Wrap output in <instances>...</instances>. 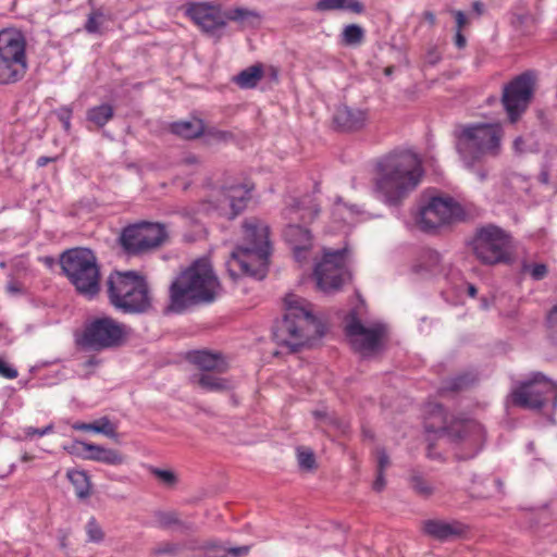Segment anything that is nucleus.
I'll return each instance as SVG.
<instances>
[{
	"instance_id": "c9c22d12",
	"label": "nucleus",
	"mask_w": 557,
	"mask_h": 557,
	"mask_svg": "<svg viewBox=\"0 0 557 557\" xmlns=\"http://www.w3.org/2000/svg\"><path fill=\"white\" fill-rule=\"evenodd\" d=\"M94 445V443H86L84 441L74 440L70 445L64 446V449L72 456L84 460H90Z\"/></svg>"
},
{
	"instance_id": "39448f33",
	"label": "nucleus",
	"mask_w": 557,
	"mask_h": 557,
	"mask_svg": "<svg viewBox=\"0 0 557 557\" xmlns=\"http://www.w3.org/2000/svg\"><path fill=\"white\" fill-rule=\"evenodd\" d=\"M455 149L469 170L485 156L496 157L502 151L504 128L500 123H468L454 128Z\"/></svg>"
},
{
	"instance_id": "338daca9",
	"label": "nucleus",
	"mask_w": 557,
	"mask_h": 557,
	"mask_svg": "<svg viewBox=\"0 0 557 557\" xmlns=\"http://www.w3.org/2000/svg\"><path fill=\"white\" fill-rule=\"evenodd\" d=\"M423 18L431 25L434 26L436 23L435 14L431 11H425L423 13Z\"/></svg>"
},
{
	"instance_id": "052dcab7",
	"label": "nucleus",
	"mask_w": 557,
	"mask_h": 557,
	"mask_svg": "<svg viewBox=\"0 0 557 557\" xmlns=\"http://www.w3.org/2000/svg\"><path fill=\"white\" fill-rule=\"evenodd\" d=\"M466 44H467V39H466L465 35L462 34V32L456 30V34H455V46L458 49H462V48L466 47Z\"/></svg>"
},
{
	"instance_id": "f03ea898",
	"label": "nucleus",
	"mask_w": 557,
	"mask_h": 557,
	"mask_svg": "<svg viewBox=\"0 0 557 557\" xmlns=\"http://www.w3.org/2000/svg\"><path fill=\"white\" fill-rule=\"evenodd\" d=\"M242 227L243 238L226 263L227 272L233 280L240 276L262 280L268 273L272 249L269 226L257 218H250Z\"/></svg>"
},
{
	"instance_id": "9b49d317",
	"label": "nucleus",
	"mask_w": 557,
	"mask_h": 557,
	"mask_svg": "<svg viewBox=\"0 0 557 557\" xmlns=\"http://www.w3.org/2000/svg\"><path fill=\"white\" fill-rule=\"evenodd\" d=\"M510 400L513 406L530 410H540L552 400L553 407L556 408L557 383L542 372H534L529 380L519 383L512 389Z\"/></svg>"
},
{
	"instance_id": "c85d7f7f",
	"label": "nucleus",
	"mask_w": 557,
	"mask_h": 557,
	"mask_svg": "<svg viewBox=\"0 0 557 557\" xmlns=\"http://www.w3.org/2000/svg\"><path fill=\"white\" fill-rule=\"evenodd\" d=\"M226 20L238 22L242 27H257L260 24L261 16L257 11L235 8L226 12Z\"/></svg>"
},
{
	"instance_id": "4d7b16f0",
	"label": "nucleus",
	"mask_w": 557,
	"mask_h": 557,
	"mask_svg": "<svg viewBox=\"0 0 557 557\" xmlns=\"http://www.w3.org/2000/svg\"><path fill=\"white\" fill-rule=\"evenodd\" d=\"M7 292L11 295H21L23 294V286L20 282L15 281V280H11L8 284H7Z\"/></svg>"
},
{
	"instance_id": "9d476101",
	"label": "nucleus",
	"mask_w": 557,
	"mask_h": 557,
	"mask_svg": "<svg viewBox=\"0 0 557 557\" xmlns=\"http://www.w3.org/2000/svg\"><path fill=\"white\" fill-rule=\"evenodd\" d=\"M470 246L482 264L509 263L511 260V237L498 226L491 224L478 228Z\"/></svg>"
},
{
	"instance_id": "cd10ccee",
	"label": "nucleus",
	"mask_w": 557,
	"mask_h": 557,
	"mask_svg": "<svg viewBox=\"0 0 557 557\" xmlns=\"http://www.w3.org/2000/svg\"><path fill=\"white\" fill-rule=\"evenodd\" d=\"M114 116V108L110 103L91 107L86 112V120L98 128L107 125Z\"/></svg>"
},
{
	"instance_id": "6e6d98bb",
	"label": "nucleus",
	"mask_w": 557,
	"mask_h": 557,
	"mask_svg": "<svg viewBox=\"0 0 557 557\" xmlns=\"http://www.w3.org/2000/svg\"><path fill=\"white\" fill-rule=\"evenodd\" d=\"M344 9L361 14L364 11V5L359 0H345Z\"/></svg>"
},
{
	"instance_id": "680f3d73",
	"label": "nucleus",
	"mask_w": 557,
	"mask_h": 557,
	"mask_svg": "<svg viewBox=\"0 0 557 557\" xmlns=\"http://www.w3.org/2000/svg\"><path fill=\"white\" fill-rule=\"evenodd\" d=\"M57 160V158H50V157H45V156H41L37 159L36 161V164L38 168H44L46 166L48 163L50 162H54Z\"/></svg>"
},
{
	"instance_id": "f704fd0d",
	"label": "nucleus",
	"mask_w": 557,
	"mask_h": 557,
	"mask_svg": "<svg viewBox=\"0 0 557 557\" xmlns=\"http://www.w3.org/2000/svg\"><path fill=\"white\" fill-rule=\"evenodd\" d=\"M193 549L202 552V554L197 557H228L226 547H224L221 542L215 540L206 541Z\"/></svg>"
},
{
	"instance_id": "0eeeda50",
	"label": "nucleus",
	"mask_w": 557,
	"mask_h": 557,
	"mask_svg": "<svg viewBox=\"0 0 557 557\" xmlns=\"http://www.w3.org/2000/svg\"><path fill=\"white\" fill-rule=\"evenodd\" d=\"M59 262L62 273L78 295L87 299H94L99 295L100 264L91 249L85 247L67 249L61 253Z\"/></svg>"
},
{
	"instance_id": "72a5a7b5",
	"label": "nucleus",
	"mask_w": 557,
	"mask_h": 557,
	"mask_svg": "<svg viewBox=\"0 0 557 557\" xmlns=\"http://www.w3.org/2000/svg\"><path fill=\"white\" fill-rule=\"evenodd\" d=\"M441 262V256L433 249L422 250L419 262L414 267L417 272L433 271Z\"/></svg>"
},
{
	"instance_id": "6e6552de",
	"label": "nucleus",
	"mask_w": 557,
	"mask_h": 557,
	"mask_svg": "<svg viewBox=\"0 0 557 557\" xmlns=\"http://www.w3.org/2000/svg\"><path fill=\"white\" fill-rule=\"evenodd\" d=\"M425 432L435 434L437 440H447L448 442L461 446L465 453L458 455L460 459L473 458L483 447L485 442V431L483 426L469 419L446 420L443 425L435 428L433 423L425 422Z\"/></svg>"
},
{
	"instance_id": "7c9ffc66",
	"label": "nucleus",
	"mask_w": 557,
	"mask_h": 557,
	"mask_svg": "<svg viewBox=\"0 0 557 557\" xmlns=\"http://www.w3.org/2000/svg\"><path fill=\"white\" fill-rule=\"evenodd\" d=\"M476 382V376L472 373H462L455 377L447 380L444 385L440 388V394L444 395L448 392L459 393L468 389Z\"/></svg>"
},
{
	"instance_id": "3c124183",
	"label": "nucleus",
	"mask_w": 557,
	"mask_h": 557,
	"mask_svg": "<svg viewBox=\"0 0 557 557\" xmlns=\"http://www.w3.org/2000/svg\"><path fill=\"white\" fill-rule=\"evenodd\" d=\"M0 375L5 377V379L13 380V379L17 377L18 372H17V370L15 368H13L10 364H8L0 357Z\"/></svg>"
},
{
	"instance_id": "f257e3e1",
	"label": "nucleus",
	"mask_w": 557,
	"mask_h": 557,
	"mask_svg": "<svg viewBox=\"0 0 557 557\" xmlns=\"http://www.w3.org/2000/svg\"><path fill=\"white\" fill-rule=\"evenodd\" d=\"M421 160L410 150H394L375 164L374 188L388 206H399L421 182Z\"/></svg>"
},
{
	"instance_id": "e2e57ef3",
	"label": "nucleus",
	"mask_w": 557,
	"mask_h": 557,
	"mask_svg": "<svg viewBox=\"0 0 557 557\" xmlns=\"http://www.w3.org/2000/svg\"><path fill=\"white\" fill-rule=\"evenodd\" d=\"M426 455L431 459H441L442 458L441 454L434 451V444L432 442H430L428 445Z\"/></svg>"
},
{
	"instance_id": "774afa93",
	"label": "nucleus",
	"mask_w": 557,
	"mask_h": 557,
	"mask_svg": "<svg viewBox=\"0 0 557 557\" xmlns=\"http://www.w3.org/2000/svg\"><path fill=\"white\" fill-rule=\"evenodd\" d=\"M548 321L557 327V306H555L548 313Z\"/></svg>"
},
{
	"instance_id": "dca6fc26",
	"label": "nucleus",
	"mask_w": 557,
	"mask_h": 557,
	"mask_svg": "<svg viewBox=\"0 0 557 557\" xmlns=\"http://www.w3.org/2000/svg\"><path fill=\"white\" fill-rule=\"evenodd\" d=\"M463 218V208L453 198L433 197L420 210L418 223L422 231L431 232L443 224Z\"/></svg>"
},
{
	"instance_id": "20e7f679",
	"label": "nucleus",
	"mask_w": 557,
	"mask_h": 557,
	"mask_svg": "<svg viewBox=\"0 0 557 557\" xmlns=\"http://www.w3.org/2000/svg\"><path fill=\"white\" fill-rule=\"evenodd\" d=\"M106 288L109 304L123 314L141 315L153 310L150 284L137 271H112L107 277Z\"/></svg>"
},
{
	"instance_id": "603ef678",
	"label": "nucleus",
	"mask_w": 557,
	"mask_h": 557,
	"mask_svg": "<svg viewBox=\"0 0 557 557\" xmlns=\"http://www.w3.org/2000/svg\"><path fill=\"white\" fill-rule=\"evenodd\" d=\"M377 471L384 472L389 466V457L384 448L376 449Z\"/></svg>"
},
{
	"instance_id": "69168bd1",
	"label": "nucleus",
	"mask_w": 557,
	"mask_h": 557,
	"mask_svg": "<svg viewBox=\"0 0 557 557\" xmlns=\"http://www.w3.org/2000/svg\"><path fill=\"white\" fill-rule=\"evenodd\" d=\"M326 332L325 325L318 321V318L315 317V336H323Z\"/></svg>"
},
{
	"instance_id": "13d9d810",
	"label": "nucleus",
	"mask_w": 557,
	"mask_h": 557,
	"mask_svg": "<svg viewBox=\"0 0 557 557\" xmlns=\"http://www.w3.org/2000/svg\"><path fill=\"white\" fill-rule=\"evenodd\" d=\"M250 548H251V546H249V545L230 547V548H226L227 556L228 555H233V556L247 555L250 552Z\"/></svg>"
},
{
	"instance_id": "412c9836",
	"label": "nucleus",
	"mask_w": 557,
	"mask_h": 557,
	"mask_svg": "<svg viewBox=\"0 0 557 557\" xmlns=\"http://www.w3.org/2000/svg\"><path fill=\"white\" fill-rule=\"evenodd\" d=\"M253 185L249 183L228 185L223 187V195L230 202L231 216L234 219L239 215L251 199Z\"/></svg>"
},
{
	"instance_id": "c756f323",
	"label": "nucleus",
	"mask_w": 557,
	"mask_h": 557,
	"mask_svg": "<svg viewBox=\"0 0 557 557\" xmlns=\"http://www.w3.org/2000/svg\"><path fill=\"white\" fill-rule=\"evenodd\" d=\"M90 460L102 462L109 466H120L125 462V457L116 449L106 448L101 445H94Z\"/></svg>"
},
{
	"instance_id": "1a4fd4ad",
	"label": "nucleus",
	"mask_w": 557,
	"mask_h": 557,
	"mask_svg": "<svg viewBox=\"0 0 557 557\" xmlns=\"http://www.w3.org/2000/svg\"><path fill=\"white\" fill-rule=\"evenodd\" d=\"M321 260L315 263V286L324 294H335L343 288L346 282L352 280V274L347 268V259L350 255L348 244L333 249L323 246Z\"/></svg>"
},
{
	"instance_id": "bb28decb",
	"label": "nucleus",
	"mask_w": 557,
	"mask_h": 557,
	"mask_svg": "<svg viewBox=\"0 0 557 557\" xmlns=\"http://www.w3.org/2000/svg\"><path fill=\"white\" fill-rule=\"evenodd\" d=\"M156 522L158 527L162 529H170L172 527H177V529L182 532H188L193 530V524L184 522L180 519V516L176 511L170 510V511H163L158 510L153 515Z\"/></svg>"
},
{
	"instance_id": "bf43d9fd",
	"label": "nucleus",
	"mask_w": 557,
	"mask_h": 557,
	"mask_svg": "<svg viewBox=\"0 0 557 557\" xmlns=\"http://www.w3.org/2000/svg\"><path fill=\"white\" fill-rule=\"evenodd\" d=\"M385 478H384V472L382 471H377V475H376V479L373 483V488L376 491V492H381L384 486H385Z\"/></svg>"
},
{
	"instance_id": "c03bdc74",
	"label": "nucleus",
	"mask_w": 557,
	"mask_h": 557,
	"mask_svg": "<svg viewBox=\"0 0 557 557\" xmlns=\"http://www.w3.org/2000/svg\"><path fill=\"white\" fill-rule=\"evenodd\" d=\"M152 474L163 484L168 486H172L176 483L177 479L174 472L170 470H162L158 468L152 469Z\"/></svg>"
},
{
	"instance_id": "8fccbe9b",
	"label": "nucleus",
	"mask_w": 557,
	"mask_h": 557,
	"mask_svg": "<svg viewBox=\"0 0 557 557\" xmlns=\"http://www.w3.org/2000/svg\"><path fill=\"white\" fill-rule=\"evenodd\" d=\"M25 72H0V84H12L23 79Z\"/></svg>"
},
{
	"instance_id": "b1692460",
	"label": "nucleus",
	"mask_w": 557,
	"mask_h": 557,
	"mask_svg": "<svg viewBox=\"0 0 557 557\" xmlns=\"http://www.w3.org/2000/svg\"><path fill=\"white\" fill-rule=\"evenodd\" d=\"M191 381L206 392H225L232 388L230 380L216 376L212 372L195 374Z\"/></svg>"
},
{
	"instance_id": "0e129e2a",
	"label": "nucleus",
	"mask_w": 557,
	"mask_h": 557,
	"mask_svg": "<svg viewBox=\"0 0 557 557\" xmlns=\"http://www.w3.org/2000/svg\"><path fill=\"white\" fill-rule=\"evenodd\" d=\"M472 10L478 16H481L484 13V4L481 1H474Z\"/></svg>"
},
{
	"instance_id": "79ce46f5",
	"label": "nucleus",
	"mask_w": 557,
	"mask_h": 557,
	"mask_svg": "<svg viewBox=\"0 0 557 557\" xmlns=\"http://www.w3.org/2000/svg\"><path fill=\"white\" fill-rule=\"evenodd\" d=\"M298 463L301 469H313V453L310 449L297 448Z\"/></svg>"
},
{
	"instance_id": "7ed1b4c3",
	"label": "nucleus",
	"mask_w": 557,
	"mask_h": 557,
	"mask_svg": "<svg viewBox=\"0 0 557 557\" xmlns=\"http://www.w3.org/2000/svg\"><path fill=\"white\" fill-rule=\"evenodd\" d=\"M219 287V280L209 260L197 259L171 283L169 308L181 313L195 305L211 304L216 298Z\"/></svg>"
},
{
	"instance_id": "a18cd8bd",
	"label": "nucleus",
	"mask_w": 557,
	"mask_h": 557,
	"mask_svg": "<svg viewBox=\"0 0 557 557\" xmlns=\"http://www.w3.org/2000/svg\"><path fill=\"white\" fill-rule=\"evenodd\" d=\"M55 114L59 119V121L62 123L63 125V129L66 132V133H70L71 131V119H72V114H73V111L70 107H61L59 108L57 111H55Z\"/></svg>"
},
{
	"instance_id": "37998d69",
	"label": "nucleus",
	"mask_w": 557,
	"mask_h": 557,
	"mask_svg": "<svg viewBox=\"0 0 557 557\" xmlns=\"http://www.w3.org/2000/svg\"><path fill=\"white\" fill-rule=\"evenodd\" d=\"M102 22H103V14L99 11H95L89 14L88 20L85 24V29L91 34L98 33L99 27L102 24Z\"/></svg>"
},
{
	"instance_id": "49530a36",
	"label": "nucleus",
	"mask_w": 557,
	"mask_h": 557,
	"mask_svg": "<svg viewBox=\"0 0 557 557\" xmlns=\"http://www.w3.org/2000/svg\"><path fill=\"white\" fill-rule=\"evenodd\" d=\"M442 59V51L435 47H429L425 54H424V61L428 65L434 66L438 63V61Z\"/></svg>"
},
{
	"instance_id": "2eb2a0df",
	"label": "nucleus",
	"mask_w": 557,
	"mask_h": 557,
	"mask_svg": "<svg viewBox=\"0 0 557 557\" xmlns=\"http://www.w3.org/2000/svg\"><path fill=\"white\" fill-rule=\"evenodd\" d=\"M535 77L532 72H522L505 85L502 102L511 124L517 123L533 98Z\"/></svg>"
},
{
	"instance_id": "e433bc0d",
	"label": "nucleus",
	"mask_w": 557,
	"mask_h": 557,
	"mask_svg": "<svg viewBox=\"0 0 557 557\" xmlns=\"http://www.w3.org/2000/svg\"><path fill=\"white\" fill-rule=\"evenodd\" d=\"M265 72H239V74L232 77V82L237 84L240 88H253L263 78Z\"/></svg>"
},
{
	"instance_id": "58836bf2",
	"label": "nucleus",
	"mask_w": 557,
	"mask_h": 557,
	"mask_svg": "<svg viewBox=\"0 0 557 557\" xmlns=\"http://www.w3.org/2000/svg\"><path fill=\"white\" fill-rule=\"evenodd\" d=\"M182 545L174 542H160L152 549L151 555L154 557H159L162 555H176L181 552Z\"/></svg>"
},
{
	"instance_id": "2f4dec72",
	"label": "nucleus",
	"mask_w": 557,
	"mask_h": 557,
	"mask_svg": "<svg viewBox=\"0 0 557 557\" xmlns=\"http://www.w3.org/2000/svg\"><path fill=\"white\" fill-rule=\"evenodd\" d=\"M67 478L75 488L78 498L84 499L90 495V481L87 473L83 470H69Z\"/></svg>"
},
{
	"instance_id": "de8ad7c7",
	"label": "nucleus",
	"mask_w": 557,
	"mask_h": 557,
	"mask_svg": "<svg viewBox=\"0 0 557 557\" xmlns=\"http://www.w3.org/2000/svg\"><path fill=\"white\" fill-rule=\"evenodd\" d=\"M345 0H320L315 8L321 11L344 9Z\"/></svg>"
},
{
	"instance_id": "f3484780",
	"label": "nucleus",
	"mask_w": 557,
	"mask_h": 557,
	"mask_svg": "<svg viewBox=\"0 0 557 557\" xmlns=\"http://www.w3.org/2000/svg\"><path fill=\"white\" fill-rule=\"evenodd\" d=\"M187 15L206 34L216 37L222 36L226 26V12L207 3H194L187 10Z\"/></svg>"
},
{
	"instance_id": "864d4df0",
	"label": "nucleus",
	"mask_w": 557,
	"mask_h": 557,
	"mask_svg": "<svg viewBox=\"0 0 557 557\" xmlns=\"http://www.w3.org/2000/svg\"><path fill=\"white\" fill-rule=\"evenodd\" d=\"M53 430V425L52 424H49L42 429H37V428H33V426H28L25 429L24 433L27 437H33L35 435H38V436H44V435H47L49 433H51Z\"/></svg>"
},
{
	"instance_id": "4c0bfd02",
	"label": "nucleus",
	"mask_w": 557,
	"mask_h": 557,
	"mask_svg": "<svg viewBox=\"0 0 557 557\" xmlns=\"http://www.w3.org/2000/svg\"><path fill=\"white\" fill-rule=\"evenodd\" d=\"M521 272L523 274H529L534 281H541L547 275L548 268L545 263L523 261L521 265Z\"/></svg>"
},
{
	"instance_id": "423d86ee",
	"label": "nucleus",
	"mask_w": 557,
	"mask_h": 557,
	"mask_svg": "<svg viewBox=\"0 0 557 557\" xmlns=\"http://www.w3.org/2000/svg\"><path fill=\"white\" fill-rule=\"evenodd\" d=\"M313 323L311 304L295 294L284 298V314L272 326L273 339L278 346L297 352L306 343V327Z\"/></svg>"
},
{
	"instance_id": "5701e85b",
	"label": "nucleus",
	"mask_w": 557,
	"mask_h": 557,
	"mask_svg": "<svg viewBox=\"0 0 557 557\" xmlns=\"http://www.w3.org/2000/svg\"><path fill=\"white\" fill-rule=\"evenodd\" d=\"M190 361L202 370L203 373L225 371L223 358L219 354H212L207 350L195 351L190 355Z\"/></svg>"
},
{
	"instance_id": "473e14b6",
	"label": "nucleus",
	"mask_w": 557,
	"mask_h": 557,
	"mask_svg": "<svg viewBox=\"0 0 557 557\" xmlns=\"http://www.w3.org/2000/svg\"><path fill=\"white\" fill-rule=\"evenodd\" d=\"M342 44L345 46L356 47L364 40V29L357 24H350L345 26L342 32Z\"/></svg>"
},
{
	"instance_id": "09e8293b",
	"label": "nucleus",
	"mask_w": 557,
	"mask_h": 557,
	"mask_svg": "<svg viewBox=\"0 0 557 557\" xmlns=\"http://www.w3.org/2000/svg\"><path fill=\"white\" fill-rule=\"evenodd\" d=\"M101 363V360L95 356L89 357L87 360L82 362L79 367L84 371L85 377L90 376L94 373V369Z\"/></svg>"
},
{
	"instance_id": "4be33fe9",
	"label": "nucleus",
	"mask_w": 557,
	"mask_h": 557,
	"mask_svg": "<svg viewBox=\"0 0 557 557\" xmlns=\"http://www.w3.org/2000/svg\"><path fill=\"white\" fill-rule=\"evenodd\" d=\"M333 122L341 131H358L366 125L367 112L358 108L339 106L334 113Z\"/></svg>"
},
{
	"instance_id": "393cba45",
	"label": "nucleus",
	"mask_w": 557,
	"mask_h": 557,
	"mask_svg": "<svg viewBox=\"0 0 557 557\" xmlns=\"http://www.w3.org/2000/svg\"><path fill=\"white\" fill-rule=\"evenodd\" d=\"M72 428L76 431H91L95 433L103 434L109 438L117 441L116 426L110 421L108 417H102L90 423L75 422Z\"/></svg>"
},
{
	"instance_id": "6ab92c4d",
	"label": "nucleus",
	"mask_w": 557,
	"mask_h": 557,
	"mask_svg": "<svg viewBox=\"0 0 557 557\" xmlns=\"http://www.w3.org/2000/svg\"><path fill=\"white\" fill-rule=\"evenodd\" d=\"M284 238L294 252L295 260L304 265L312 253L311 231L299 224H288L284 230Z\"/></svg>"
},
{
	"instance_id": "5fc2aeb1",
	"label": "nucleus",
	"mask_w": 557,
	"mask_h": 557,
	"mask_svg": "<svg viewBox=\"0 0 557 557\" xmlns=\"http://www.w3.org/2000/svg\"><path fill=\"white\" fill-rule=\"evenodd\" d=\"M448 12L454 15L456 21V30L462 32L463 27L467 25L466 14L460 10L449 9Z\"/></svg>"
},
{
	"instance_id": "a878e982",
	"label": "nucleus",
	"mask_w": 557,
	"mask_h": 557,
	"mask_svg": "<svg viewBox=\"0 0 557 557\" xmlns=\"http://www.w3.org/2000/svg\"><path fill=\"white\" fill-rule=\"evenodd\" d=\"M170 129L174 135L184 139H194L200 137L205 132V125L201 120L178 121L170 125Z\"/></svg>"
},
{
	"instance_id": "4468645a",
	"label": "nucleus",
	"mask_w": 557,
	"mask_h": 557,
	"mask_svg": "<svg viewBox=\"0 0 557 557\" xmlns=\"http://www.w3.org/2000/svg\"><path fill=\"white\" fill-rule=\"evenodd\" d=\"M125 336V325L106 315L95 318L85 324L81 344L83 347L99 351L121 346Z\"/></svg>"
},
{
	"instance_id": "f8f14e48",
	"label": "nucleus",
	"mask_w": 557,
	"mask_h": 557,
	"mask_svg": "<svg viewBox=\"0 0 557 557\" xmlns=\"http://www.w3.org/2000/svg\"><path fill=\"white\" fill-rule=\"evenodd\" d=\"M344 331L351 348L362 357L379 352L386 335L385 325L377 322L366 325L355 310L346 315Z\"/></svg>"
},
{
	"instance_id": "ddd939ff",
	"label": "nucleus",
	"mask_w": 557,
	"mask_h": 557,
	"mask_svg": "<svg viewBox=\"0 0 557 557\" xmlns=\"http://www.w3.org/2000/svg\"><path fill=\"white\" fill-rule=\"evenodd\" d=\"M166 238L163 224L141 221L124 227L120 242L127 255L139 256L159 248Z\"/></svg>"
},
{
	"instance_id": "a211bd4d",
	"label": "nucleus",
	"mask_w": 557,
	"mask_h": 557,
	"mask_svg": "<svg viewBox=\"0 0 557 557\" xmlns=\"http://www.w3.org/2000/svg\"><path fill=\"white\" fill-rule=\"evenodd\" d=\"M26 42L24 36L12 28L0 32V66L12 67L14 65L25 69L27 66Z\"/></svg>"
},
{
	"instance_id": "ea45409f",
	"label": "nucleus",
	"mask_w": 557,
	"mask_h": 557,
	"mask_svg": "<svg viewBox=\"0 0 557 557\" xmlns=\"http://www.w3.org/2000/svg\"><path fill=\"white\" fill-rule=\"evenodd\" d=\"M86 533L89 542L100 543L104 533L95 517H91L86 524Z\"/></svg>"
},
{
	"instance_id": "aec40b11",
	"label": "nucleus",
	"mask_w": 557,
	"mask_h": 557,
	"mask_svg": "<svg viewBox=\"0 0 557 557\" xmlns=\"http://www.w3.org/2000/svg\"><path fill=\"white\" fill-rule=\"evenodd\" d=\"M423 531L434 540L447 542L463 536L467 531V527L456 520L445 521L440 519H430L423 522Z\"/></svg>"
},
{
	"instance_id": "a19ab883",
	"label": "nucleus",
	"mask_w": 557,
	"mask_h": 557,
	"mask_svg": "<svg viewBox=\"0 0 557 557\" xmlns=\"http://www.w3.org/2000/svg\"><path fill=\"white\" fill-rule=\"evenodd\" d=\"M411 486L416 493L421 496H430L433 494V487L420 475L411 478Z\"/></svg>"
}]
</instances>
